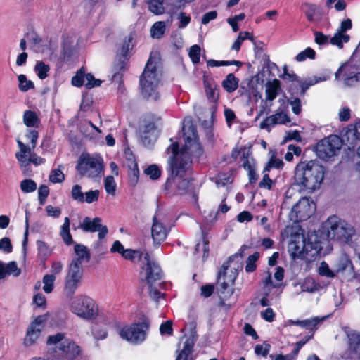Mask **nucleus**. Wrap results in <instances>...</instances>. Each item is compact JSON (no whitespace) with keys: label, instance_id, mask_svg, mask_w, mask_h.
<instances>
[{"label":"nucleus","instance_id":"obj_61","mask_svg":"<svg viewBox=\"0 0 360 360\" xmlns=\"http://www.w3.org/2000/svg\"><path fill=\"white\" fill-rule=\"evenodd\" d=\"M49 194V188L46 185H41L38 189V198L40 205H44Z\"/></svg>","mask_w":360,"mask_h":360},{"label":"nucleus","instance_id":"obj_64","mask_svg":"<svg viewBox=\"0 0 360 360\" xmlns=\"http://www.w3.org/2000/svg\"><path fill=\"white\" fill-rule=\"evenodd\" d=\"M7 275L13 274L18 276L20 274V269L18 267L15 262H10L5 264Z\"/></svg>","mask_w":360,"mask_h":360},{"label":"nucleus","instance_id":"obj_54","mask_svg":"<svg viewBox=\"0 0 360 360\" xmlns=\"http://www.w3.org/2000/svg\"><path fill=\"white\" fill-rule=\"evenodd\" d=\"M189 57L194 64H197L200 62V47L198 45L195 44L190 48Z\"/></svg>","mask_w":360,"mask_h":360},{"label":"nucleus","instance_id":"obj_22","mask_svg":"<svg viewBox=\"0 0 360 360\" xmlns=\"http://www.w3.org/2000/svg\"><path fill=\"white\" fill-rule=\"evenodd\" d=\"M290 122V118L287 113L277 112L274 115L266 117L261 123V129H269L276 124H285Z\"/></svg>","mask_w":360,"mask_h":360},{"label":"nucleus","instance_id":"obj_24","mask_svg":"<svg viewBox=\"0 0 360 360\" xmlns=\"http://www.w3.org/2000/svg\"><path fill=\"white\" fill-rule=\"evenodd\" d=\"M74 250L76 254V258L72 260V263H76L82 266V263L89 262L91 257L90 252L85 245L77 244L75 245Z\"/></svg>","mask_w":360,"mask_h":360},{"label":"nucleus","instance_id":"obj_39","mask_svg":"<svg viewBox=\"0 0 360 360\" xmlns=\"http://www.w3.org/2000/svg\"><path fill=\"white\" fill-rule=\"evenodd\" d=\"M143 253L139 250L126 249L125 252H123V256L125 259L129 260L131 262H137L141 259Z\"/></svg>","mask_w":360,"mask_h":360},{"label":"nucleus","instance_id":"obj_29","mask_svg":"<svg viewBox=\"0 0 360 360\" xmlns=\"http://www.w3.org/2000/svg\"><path fill=\"white\" fill-rule=\"evenodd\" d=\"M23 122L27 127H38L40 120L35 112L27 110L24 112Z\"/></svg>","mask_w":360,"mask_h":360},{"label":"nucleus","instance_id":"obj_26","mask_svg":"<svg viewBox=\"0 0 360 360\" xmlns=\"http://www.w3.org/2000/svg\"><path fill=\"white\" fill-rule=\"evenodd\" d=\"M349 349L354 356L360 358V333H352L348 335Z\"/></svg>","mask_w":360,"mask_h":360},{"label":"nucleus","instance_id":"obj_55","mask_svg":"<svg viewBox=\"0 0 360 360\" xmlns=\"http://www.w3.org/2000/svg\"><path fill=\"white\" fill-rule=\"evenodd\" d=\"M319 274L321 276H326L328 278H333L335 276V274L332 271L328 264L326 262H322L319 268Z\"/></svg>","mask_w":360,"mask_h":360},{"label":"nucleus","instance_id":"obj_35","mask_svg":"<svg viewBox=\"0 0 360 360\" xmlns=\"http://www.w3.org/2000/svg\"><path fill=\"white\" fill-rule=\"evenodd\" d=\"M156 127L154 123L149 122L145 125L143 134L141 135V141L145 146H149L154 143V139H150V141H147V134H154V131Z\"/></svg>","mask_w":360,"mask_h":360},{"label":"nucleus","instance_id":"obj_57","mask_svg":"<svg viewBox=\"0 0 360 360\" xmlns=\"http://www.w3.org/2000/svg\"><path fill=\"white\" fill-rule=\"evenodd\" d=\"M145 174L150 176L152 179H158L161 174V171L156 165H152L146 168L144 171Z\"/></svg>","mask_w":360,"mask_h":360},{"label":"nucleus","instance_id":"obj_58","mask_svg":"<svg viewBox=\"0 0 360 360\" xmlns=\"http://www.w3.org/2000/svg\"><path fill=\"white\" fill-rule=\"evenodd\" d=\"M132 39L133 37L129 36L128 39L124 41L120 50L118 52V55H120L122 57H126L127 56L129 50L133 48Z\"/></svg>","mask_w":360,"mask_h":360},{"label":"nucleus","instance_id":"obj_8","mask_svg":"<svg viewBox=\"0 0 360 360\" xmlns=\"http://www.w3.org/2000/svg\"><path fill=\"white\" fill-rule=\"evenodd\" d=\"M80 175L94 179L101 176L104 172L103 159L82 154L78 160L77 167Z\"/></svg>","mask_w":360,"mask_h":360},{"label":"nucleus","instance_id":"obj_2","mask_svg":"<svg viewBox=\"0 0 360 360\" xmlns=\"http://www.w3.org/2000/svg\"><path fill=\"white\" fill-rule=\"evenodd\" d=\"M325 169L318 161L302 162L296 167L295 181L305 189L319 188L324 179Z\"/></svg>","mask_w":360,"mask_h":360},{"label":"nucleus","instance_id":"obj_25","mask_svg":"<svg viewBox=\"0 0 360 360\" xmlns=\"http://www.w3.org/2000/svg\"><path fill=\"white\" fill-rule=\"evenodd\" d=\"M266 99L269 101L274 100L278 94V91L281 89L279 80L274 79L273 81H269L265 84Z\"/></svg>","mask_w":360,"mask_h":360},{"label":"nucleus","instance_id":"obj_12","mask_svg":"<svg viewBox=\"0 0 360 360\" xmlns=\"http://www.w3.org/2000/svg\"><path fill=\"white\" fill-rule=\"evenodd\" d=\"M315 211V204L308 198H302L292 207L289 214L290 220L297 222L309 219Z\"/></svg>","mask_w":360,"mask_h":360},{"label":"nucleus","instance_id":"obj_51","mask_svg":"<svg viewBox=\"0 0 360 360\" xmlns=\"http://www.w3.org/2000/svg\"><path fill=\"white\" fill-rule=\"evenodd\" d=\"M99 194L100 191L98 190H90L84 193L83 203L86 202L90 204L98 201Z\"/></svg>","mask_w":360,"mask_h":360},{"label":"nucleus","instance_id":"obj_1","mask_svg":"<svg viewBox=\"0 0 360 360\" xmlns=\"http://www.w3.org/2000/svg\"><path fill=\"white\" fill-rule=\"evenodd\" d=\"M185 144L179 151V144L174 142L168 147L173 154L169 161L172 174H181L188 169L191 165V156L200 158L203 154V150L198 141L196 127L192 122L184 124L183 128Z\"/></svg>","mask_w":360,"mask_h":360},{"label":"nucleus","instance_id":"obj_7","mask_svg":"<svg viewBox=\"0 0 360 360\" xmlns=\"http://www.w3.org/2000/svg\"><path fill=\"white\" fill-rule=\"evenodd\" d=\"M322 248L321 243L316 241L314 238L313 241V236L308 238L307 241L302 233L298 232H293L291 229L290 238L288 242V250L293 257L298 256L302 253L309 252L314 255L318 253Z\"/></svg>","mask_w":360,"mask_h":360},{"label":"nucleus","instance_id":"obj_6","mask_svg":"<svg viewBox=\"0 0 360 360\" xmlns=\"http://www.w3.org/2000/svg\"><path fill=\"white\" fill-rule=\"evenodd\" d=\"M140 86L142 96L153 101H157L160 96L157 91L160 82V76L156 66L149 59L140 77Z\"/></svg>","mask_w":360,"mask_h":360},{"label":"nucleus","instance_id":"obj_18","mask_svg":"<svg viewBox=\"0 0 360 360\" xmlns=\"http://www.w3.org/2000/svg\"><path fill=\"white\" fill-rule=\"evenodd\" d=\"M144 259L146 264L143 267L146 271V279L148 285H153V283L162 278V274L160 267L153 260L148 252L144 255Z\"/></svg>","mask_w":360,"mask_h":360},{"label":"nucleus","instance_id":"obj_38","mask_svg":"<svg viewBox=\"0 0 360 360\" xmlns=\"http://www.w3.org/2000/svg\"><path fill=\"white\" fill-rule=\"evenodd\" d=\"M34 71L39 79H44L49 75L50 66L42 61L37 62L34 67Z\"/></svg>","mask_w":360,"mask_h":360},{"label":"nucleus","instance_id":"obj_21","mask_svg":"<svg viewBox=\"0 0 360 360\" xmlns=\"http://www.w3.org/2000/svg\"><path fill=\"white\" fill-rule=\"evenodd\" d=\"M168 231V229L163 225V223L159 216L155 215L151 229V234L154 243L160 244L167 238Z\"/></svg>","mask_w":360,"mask_h":360},{"label":"nucleus","instance_id":"obj_33","mask_svg":"<svg viewBox=\"0 0 360 360\" xmlns=\"http://www.w3.org/2000/svg\"><path fill=\"white\" fill-rule=\"evenodd\" d=\"M148 5V9L155 15H160L164 13L163 6L164 0H146Z\"/></svg>","mask_w":360,"mask_h":360},{"label":"nucleus","instance_id":"obj_40","mask_svg":"<svg viewBox=\"0 0 360 360\" xmlns=\"http://www.w3.org/2000/svg\"><path fill=\"white\" fill-rule=\"evenodd\" d=\"M19 89L22 92H26L30 89L34 88V84L31 80H28L26 75L21 74L18 75Z\"/></svg>","mask_w":360,"mask_h":360},{"label":"nucleus","instance_id":"obj_17","mask_svg":"<svg viewBox=\"0 0 360 360\" xmlns=\"http://www.w3.org/2000/svg\"><path fill=\"white\" fill-rule=\"evenodd\" d=\"M101 221L102 220L100 217L91 219L86 217L78 227L85 232L94 233L98 231V238L101 240L104 238L108 233V227L105 225H103Z\"/></svg>","mask_w":360,"mask_h":360},{"label":"nucleus","instance_id":"obj_46","mask_svg":"<svg viewBox=\"0 0 360 360\" xmlns=\"http://www.w3.org/2000/svg\"><path fill=\"white\" fill-rule=\"evenodd\" d=\"M74 49L72 43L65 41L63 44L61 57L63 60H69L74 54Z\"/></svg>","mask_w":360,"mask_h":360},{"label":"nucleus","instance_id":"obj_60","mask_svg":"<svg viewBox=\"0 0 360 360\" xmlns=\"http://www.w3.org/2000/svg\"><path fill=\"white\" fill-rule=\"evenodd\" d=\"M160 333L162 335L171 336L173 334L172 321L169 320L162 323L160 326Z\"/></svg>","mask_w":360,"mask_h":360},{"label":"nucleus","instance_id":"obj_44","mask_svg":"<svg viewBox=\"0 0 360 360\" xmlns=\"http://www.w3.org/2000/svg\"><path fill=\"white\" fill-rule=\"evenodd\" d=\"M105 191L111 195H115L117 184L112 176H108L104 181Z\"/></svg>","mask_w":360,"mask_h":360},{"label":"nucleus","instance_id":"obj_14","mask_svg":"<svg viewBox=\"0 0 360 360\" xmlns=\"http://www.w3.org/2000/svg\"><path fill=\"white\" fill-rule=\"evenodd\" d=\"M82 274V266L70 262L65 276V288L68 294H74L81 282Z\"/></svg>","mask_w":360,"mask_h":360},{"label":"nucleus","instance_id":"obj_63","mask_svg":"<svg viewBox=\"0 0 360 360\" xmlns=\"http://www.w3.org/2000/svg\"><path fill=\"white\" fill-rule=\"evenodd\" d=\"M283 165V162L277 158H271L268 162V165L264 169V172H269L271 168L281 169Z\"/></svg>","mask_w":360,"mask_h":360},{"label":"nucleus","instance_id":"obj_41","mask_svg":"<svg viewBox=\"0 0 360 360\" xmlns=\"http://www.w3.org/2000/svg\"><path fill=\"white\" fill-rule=\"evenodd\" d=\"M55 281L56 276L53 274H46L44 276L42 280L44 283L43 290L46 293H50L52 292Z\"/></svg>","mask_w":360,"mask_h":360},{"label":"nucleus","instance_id":"obj_27","mask_svg":"<svg viewBox=\"0 0 360 360\" xmlns=\"http://www.w3.org/2000/svg\"><path fill=\"white\" fill-rule=\"evenodd\" d=\"M324 318L320 319L318 316L304 319V320H290L289 322L290 324L299 326L300 327L304 328L306 329L314 330V328L322 321Z\"/></svg>","mask_w":360,"mask_h":360},{"label":"nucleus","instance_id":"obj_50","mask_svg":"<svg viewBox=\"0 0 360 360\" xmlns=\"http://www.w3.org/2000/svg\"><path fill=\"white\" fill-rule=\"evenodd\" d=\"M316 56V52L314 49L310 47L307 48L303 51L298 53L296 56V60L299 62L304 61L307 58L310 59H314Z\"/></svg>","mask_w":360,"mask_h":360},{"label":"nucleus","instance_id":"obj_11","mask_svg":"<svg viewBox=\"0 0 360 360\" xmlns=\"http://www.w3.org/2000/svg\"><path fill=\"white\" fill-rule=\"evenodd\" d=\"M342 139L338 136L330 135L317 143L316 155L319 158L327 160L337 155L342 147Z\"/></svg>","mask_w":360,"mask_h":360},{"label":"nucleus","instance_id":"obj_31","mask_svg":"<svg viewBox=\"0 0 360 360\" xmlns=\"http://www.w3.org/2000/svg\"><path fill=\"white\" fill-rule=\"evenodd\" d=\"M301 7L307 19L310 22H313L314 20L316 13L319 8L318 6L314 4L305 2L302 4Z\"/></svg>","mask_w":360,"mask_h":360},{"label":"nucleus","instance_id":"obj_20","mask_svg":"<svg viewBox=\"0 0 360 360\" xmlns=\"http://www.w3.org/2000/svg\"><path fill=\"white\" fill-rule=\"evenodd\" d=\"M353 69L350 63H347L339 68L335 73V77L338 78L341 74L345 77V82L347 86H355L360 84V72L355 73L352 71Z\"/></svg>","mask_w":360,"mask_h":360},{"label":"nucleus","instance_id":"obj_47","mask_svg":"<svg viewBox=\"0 0 360 360\" xmlns=\"http://www.w3.org/2000/svg\"><path fill=\"white\" fill-rule=\"evenodd\" d=\"M84 193L82 191V186L80 185H74L71 191V197L74 200H76L80 203H83Z\"/></svg>","mask_w":360,"mask_h":360},{"label":"nucleus","instance_id":"obj_62","mask_svg":"<svg viewBox=\"0 0 360 360\" xmlns=\"http://www.w3.org/2000/svg\"><path fill=\"white\" fill-rule=\"evenodd\" d=\"M37 250H38L39 254L40 255L47 257L51 252V250L49 247V245L45 242H44L42 240H37Z\"/></svg>","mask_w":360,"mask_h":360},{"label":"nucleus","instance_id":"obj_43","mask_svg":"<svg viewBox=\"0 0 360 360\" xmlns=\"http://www.w3.org/2000/svg\"><path fill=\"white\" fill-rule=\"evenodd\" d=\"M205 93L210 102L216 103L218 101L219 89L217 86L205 85Z\"/></svg>","mask_w":360,"mask_h":360},{"label":"nucleus","instance_id":"obj_3","mask_svg":"<svg viewBox=\"0 0 360 360\" xmlns=\"http://www.w3.org/2000/svg\"><path fill=\"white\" fill-rule=\"evenodd\" d=\"M355 233L354 227L345 220L333 215L329 217L322 226V235L328 240L348 243Z\"/></svg>","mask_w":360,"mask_h":360},{"label":"nucleus","instance_id":"obj_15","mask_svg":"<svg viewBox=\"0 0 360 360\" xmlns=\"http://www.w3.org/2000/svg\"><path fill=\"white\" fill-rule=\"evenodd\" d=\"M344 138L349 149H354L358 146L360 142V121L356 122L354 125L350 126L344 135ZM357 154L360 157V145L357 148ZM355 172L360 178V162L356 163Z\"/></svg>","mask_w":360,"mask_h":360},{"label":"nucleus","instance_id":"obj_52","mask_svg":"<svg viewBox=\"0 0 360 360\" xmlns=\"http://www.w3.org/2000/svg\"><path fill=\"white\" fill-rule=\"evenodd\" d=\"M301 288L302 292H314L318 290V286L313 279L307 278L304 280Z\"/></svg>","mask_w":360,"mask_h":360},{"label":"nucleus","instance_id":"obj_56","mask_svg":"<svg viewBox=\"0 0 360 360\" xmlns=\"http://www.w3.org/2000/svg\"><path fill=\"white\" fill-rule=\"evenodd\" d=\"M85 80L86 81L85 86L87 89H91L101 86L102 81L99 79H95L94 75L89 73L85 74Z\"/></svg>","mask_w":360,"mask_h":360},{"label":"nucleus","instance_id":"obj_28","mask_svg":"<svg viewBox=\"0 0 360 360\" xmlns=\"http://www.w3.org/2000/svg\"><path fill=\"white\" fill-rule=\"evenodd\" d=\"M239 79L233 74L229 73L222 82V86L227 92H233L238 87Z\"/></svg>","mask_w":360,"mask_h":360},{"label":"nucleus","instance_id":"obj_53","mask_svg":"<svg viewBox=\"0 0 360 360\" xmlns=\"http://www.w3.org/2000/svg\"><path fill=\"white\" fill-rule=\"evenodd\" d=\"M85 79V71L81 68L77 71L75 76L72 78V84L77 87H80L84 84Z\"/></svg>","mask_w":360,"mask_h":360},{"label":"nucleus","instance_id":"obj_48","mask_svg":"<svg viewBox=\"0 0 360 360\" xmlns=\"http://www.w3.org/2000/svg\"><path fill=\"white\" fill-rule=\"evenodd\" d=\"M259 255L258 252L250 255L246 261L245 271L247 272H253L256 269L255 262L259 259Z\"/></svg>","mask_w":360,"mask_h":360},{"label":"nucleus","instance_id":"obj_9","mask_svg":"<svg viewBox=\"0 0 360 360\" xmlns=\"http://www.w3.org/2000/svg\"><path fill=\"white\" fill-rule=\"evenodd\" d=\"M70 307L74 314L84 319H93L98 314V307L95 302L87 296H77L72 302Z\"/></svg>","mask_w":360,"mask_h":360},{"label":"nucleus","instance_id":"obj_30","mask_svg":"<svg viewBox=\"0 0 360 360\" xmlns=\"http://www.w3.org/2000/svg\"><path fill=\"white\" fill-rule=\"evenodd\" d=\"M60 235L66 245H70L73 243L72 236L70 233V219L68 217L64 219Z\"/></svg>","mask_w":360,"mask_h":360},{"label":"nucleus","instance_id":"obj_23","mask_svg":"<svg viewBox=\"0 0 360 360\" xmlns=\"http://www.w3.org/2000/svg\"><path fill=\"white\" fill-rule=\"evenodd\" d=\"M198 339V335L196 331L193 329L191 330L189 336L186 338L184 342V348L177 356V360L182 359H187L188 355L191 353L193 347Z\"/></svg>","mask_w":360,"mask_h":360},{"label":"nucleus","instance_id":"obj_59","mask_svg":"<svg viewBox=\"0 0 360 360\" xmlns=\"http://www.w3.org/2000/svg\"><path fill=\"white\" fill-rule=\"evenodd\" d=\"M64 179L65 176L59 169H53L49 175V180L53 183H61Z\"/></svg>","mask_w":360,"mask_h":360},{"label":"nucleus","instance_id":"obj_32","mask_svg":"<svg viewBox=\"0 0 360 360\" xmlns=\"http://www.w3.org/2000/svg\"><path fill=\"white\" fill-rule=\"evenodd\" d=\"M166 25L164 21H158L150 28V35L153 39H160L165 32Z\"/></svg>","mask_w":360,"mask_h":360},{"label":"nucleus","instance_id":"obj_37","mask_svg":"<svg viewBox=\"0 0 360 360\" xmlns=\"http://www.w3.org/2000/svg\"><path fill=\"white\" fill-rule=\"evenodd\" d=\"M235 65L238 67H241L243 65V63L239 60H215L213 59H210L207 60V65L208 67H219V66H228Z\"/></svg>","mask_w":360,"mask_h":360},{"label":"nucleus","instance_id":"obj_4","mask_svg":"<svg viewBox=\"0 0 360 360\" xmlns=\"http://www.w3.org/2000/svg\"><path fill=\"white\" fill-rule=\"evenodd\" d=\"M241 257V255L236 254L231 256L225 262L219 270L217 276L219 292L224 295V297H229L233 292V285L238 276V269H242V262L234 263V259Z\"/></svg>","mask_w":360,"mask_h":360},{"label":"nucleus","instance_id":"obj_49","mask_svg":"<svg viewBox=\"0 0 360 360\" xmlns=\"http://www.w3.org/2000/svg\"><path fill=\"white\" fill-rule=\"evenodd\" d=\"M271 349L270 344L264 342L262 344L257 345L255 347V353L257 356H266Z\"/></svg>","mask_w":360,"mask_h":360},{"label":"nucleus","instance_id":"obj_10","mask_svg":"<svg viewBox=\"0 0 360 360\" xmlns=\"http://www.w3.org/2000/svg\"><path fill=\"white\" fill-rule=\"evenodd\" d=\"M148 328L149 323L144 321L123 327L119 334L122 339L137 345L145 340Z\"/></svg>","mask_w":360,"mask_h":360},{"label":"nucleus","instance_id":"obj_19","mask_svg":"<svg viewBox=\"0 0 360 360\" xmlns=\"http://www.w3.org/2000/svg\"><path fill=\"white\" fill-rule=\"evenodd\" d=\"M46 321L44 316H37L33 322H32L27 330V335L25 338V345L27 346L32 345L39 338L40 333L43 329V323Z\"/></svg>","mask_w":360,"mask_h":360},{"label":"nucleus","instance_id":"obj_36","mask_svg":"<svg viewBox=\"0 0 360 360\" xmlns=\"http://www.w3.org/2000/svg\"><path fill=\"white\" fill-rule=\"evenodd\" d=\"M352 268V262L350 259L346 255L340 257L336 264H335V271L336 273L343 272L346 271L347 269Z\"/></svg>","mask_w":360,"mask_h":360},{"label":"nucleus","instance_id":"obj_45","mask_svg":"<svg viewBox=\"0 0 360 360\" xmlns=\"http://www.w3.org/2000/svg\"><path fill=\"white\" fill-rule=\"evenodd\" d=\"M328 79L327 77H317L314 76L313 78H309L308 80L303 82L301 85L302 94H304L305 91L309 89L311 86H313L320 82L326 81Z\"/></svg>","mask_w":360,"mask_h":360},{"label":"nucleus","instance_id":"obj_16","mask_svg":"<svg viewBox=\"0 0 360 360\" xmlns=\"http://www.w3.org/2000/svg\"><path fill=\"white\" fill-rule=\"evenodd\" d=\"M188 186L189 181L183 178L181 174H172L167 179L165 188L169 194L182 195L186 193Z\"/></svg>","mask_w":360,"mask_h":360},{"label":"nucleus","instance_id":"obj_13","mask_svg":"<svg viewBox=\"0 0 360 360\" xmlns=\"http://www.w3.org/2000/svg\"><path fill=\"white\" fill-rule=\"evenodd\" d=\"M17 143L20 150L15 153V158L22 169H25L31 162L35 165H39L44 162L42 158L32 153V150L30 146L25 145L20 140L17 141Z\"/></svg>","mask_w":360,"mask_h":360},{"label":"nucleus","instance_id":"obj_34","mask_svg":"<svg viewBox=\"0 0 360 360\" xmlns=\"http://www.w3.org/2000/svg\"><path fill=\"white\" fill-rule=\"evenodd\" d=\"M349 40V36L348 34L338 31L334 36L330 38V43L341 49L343 46V43H347Z\"/></svg>","mask_w":360,"mask_h":360},{"label":"nucleus","instance_id":"obj_5","mask_svg":"<svg viewBox=\"0 0 360 360\" xmlns=\"http://www.w3.org/2000/svg\"><path fill=\"white\" fill-rule=\"evenodd\" d=\"M46 344L56 353L51 360H75L81 352L79 347L61 333L49 335Z\"/></svg>","mask_w":360,"mask_h":360},{"label":"nucleus","instance_id":"obj_42","mask_svg":"<svg viewBox=\"0 0 360 360\" xmlns=\"http://www.w3.org/2000/svg\"><path fill=\"white\" fill-rule=\"evenodd\" d=\"M20 186L21 191L25 193L34 192L37 188L36 182L30 179L22 180Z\"/></svg>","mask_w":360,"mask_h":360}]
</instances>
